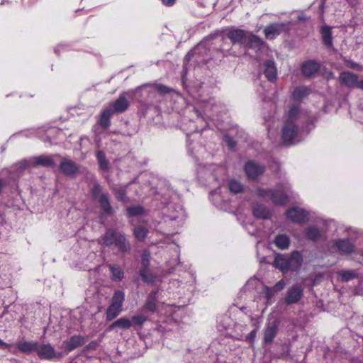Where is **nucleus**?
<instances>
[{
	"label": "nucleus",
	"instance_id": "nucleus-32",
	"mask_svg": "<svg viewBox=\"0 0 363 363\" xmlns=\"http://www.w3.org/2000/svg\"><path fill=\"white\" fill-rule=\"evenodd\" d=\"M147 86H153L155 89L161 94H167L172 91V89L164 84H144L143 86H138L135 89V91H138L142 88H145Z\"/></svg>",
	"mask_w": 363,
	"mask_h": 363
},
{
	"label": "nucleus",
	"instance_id": "nucleus-3",
	"mask_svg": "<svg viewBox=\"0 0 363 363\" xmlns=\"http://www.w3.org/2000/svg\"><path fill=\"white\" fill-rule=\"evenodd\" d=\"M298 133L297 125L291 122H285L282 128V140L286 145L294 144L296 142V135Z\"/></svg>",
	"mask_w": 363,
	"mask_h": 363
},
{
	"label": "nucleus",
	"instance_id": "nucleus-6",
	"mask_svg": "<svg viewBox=\"0 0 363 363\" xmlns=\"http://www.w3.org/2000/svg\"><path fill=\"white\" fill-rule=\"evenodd\" d=\"M225 36L233 45H243L247 38V32L239 28H230L226 30Z\"/></svg>",
	"mask_w": 363,
	"mask_h": 363
},
{
	"label": "nucleus",
	"instance_id": "nucleus-53",
	"mask_svg": "<svg viewBox=\"0 0 363 363\" xmlns=\"http://www.w3.org/2000/svg\"><path fill=\"white\" fill-rule=\"evenodd\" d=\"M226 141H227V143H228V146H229L230 148H233V147H235L236 143H235V142L233 139H231V138H226Z\"/></svg>",
	"mask_w": 363,
	"mask_h": 363
},
{
	"label": "nucleus",
	"instance_id": "nucleus-22",
	"mask_svg": "<svg viewBox=\"0 0 363 363\" xmlns=\"http://www.w3.org/2000/svg\"><path fill=\"white\" fill-rule=\"evenodd\" d=\"M97 200L101 208L105 213L108 215L112 213L113 209L110 204V196L108 193L103 194L102 196H101V197L97 199Z\"/></svg>",
	"mask_w": 363,
	"mask_h": 363
},
{
	"label": "nucleus",
	"instance_id": "nucleus-48",
	"mask_svg": "<svg viewBox=\"0 0 363 363\" xmlns=\"http://www.w3.org/2000/svg\"><path fill=\"white\" fill-rule=\"evenodd\" d=\"M343 60L349 64L348 67L350 68L354 69L359 71L362 70V67L359 64L354 62V61L352 60H348L345 57L343 58Z\"/></svg>",
	"mask_w": 363,
	"mask_h": 363
},
{
	"label": "nucleus",
	"instance_id": "nucleus-16",
	"mask_svg": "<svg viewBox=\"0 0 363 363\" xmlns=\"http://www.w3.org/2000/svg\"><path fill=\"white\" fill-rule=\"evenodd\" d=\"M264 74L269 81L273 82L277 79V71L273 60H267L264 63Z\"/></svg>",
	"mask_w": 363,
	"mask_h": 363
},
{
	"label": "nucleus",
	"instance_id": "nucleus-19",
	"mask_svg": "<svg viewBox=\"0 0 363 363\" xmlns=\"http://www.w3.org/2000/svg\"><path fill=\"white\" fill-rule=\"evenodd\" d=\"M289 269L291 271H296L301 266L303 258L300 252L294 251L288 257Z\"/></svg>",
	"mask_w": 363,
	"mask_h": 363
},
{
	"label": "nucleus",
	"instance_id": "nucleus-24",
	"mask_svg": "<svg viewBox=\"0 0 363 363\" xmlns=\"http://www.w3.org/2000/svg\"><path fill=\"white\" fill-rule=\"evenodd\" d=\"M113 114L112 108L108 107L105 108L101 113V118L99 120V124L104 129H107L110 125V118Z\"/></svg>",
	"mask_w": 363,
	"mask_h": 363
},
{
	"label": "nucleus",
	"instance_id": "nucleus-43",
	"mask_svg": "<svg viewBox=\"0 0 363 363\" xmlns=\"http://www.w3.org/2000/svg\"><path fill=\"white\" fill-rule=\"evenodd\" d=\"M127 211L130 216H137L142 215L144 209L141 206H133L127 208Z\"/></svg>",
	"mask_w": 363,
	"mask_h": 363
},
{
	"label": "nucleus",
	"instance_id": "nucleus-60",
	"mask_svg": "<svg viewBox=\"0 0 363 363\" xmlns=\"http://www.w3.org/2000/svg\"><path fill=\"white\" fill-rule=\"evenodd\" d=\"M228 55L236 56V55H235L234 53L230 52V51H228Z\"/></svg>",
	"mask_w": 363,
	"mask_h": 363
},
{
	"label": "nucleus",
	"instance_id": "nucleus-21",
	"mask_svg": "<svg viewBox=\"0 0 363 363\" xmlns=\"http://www.w3.org/2000/svg\"><path fill=\"white\" fill-rule=\"evenodd\" d=\"M252 212L256 218L262 219H267L269 218V211L263 205L258 203H254Z\"/></svg>",
	"mask_w": 363,
	"mask_h": 363
},
{
	"label": "nucleus",
	"instance_id": "nucleus-50",
	"mask_svg": "<svg viewBox=\"0 0 363 363\" xmlns=\"http://www.w3.org/2000/svg\"><path fill=\"white\" fill-rule=\"evenodd\" d=\"M285 285V281L283 279H281L274 286V287L275 288V290L279 292L284 289Z\"/></svg>",
	"mask_w": 363,
	"mask_h": 363
},
{
	"label": "nucleus",
	"instance_id": "nucleus-40",
	"mask_svg": "<svg viewBox=\"0 0 363 363\" xmlns=\"http://www.w3.org/2000/svg\"><path fill=\"white\" fill-rule=\"evenodd\" d=\"M139 273L143 281L145 283L152 284L155 280L156 277L153 274L149 273L148 269H140Z\"/></svg>",
	"mask_w": 363,
	"mask_h": 363
},
{
	"label": "nucleus",
	"instance_id": "nucleus-27",
	"mask_svg": "<svg viewBox=\"0 0 363 363\" xmlns=\"http://www.w3.org/2000/svg\"><path fill=\"white\" fill-rule=\"evenodd\" d=\"M108 268L111 272V279L114 281H121L124 277L123 270L121 268V267L110 264H108Z\"/></svg>",
	"mask_w": 363,
	"mask_h": 363
},
{
	"label": "nucleus",
	"instance_id": "nucleus-58",
	"mask_svg": "<svg viewBox=\"0 0 363 363\" xmlns=\"http://www.w3.org/2000/svg\"><path fill=\"white\" fill-rule=\"evenodd\" d=\"M157 291H154L152 292H151V294H150V296L149 297H154V298H156V294H157Z\"/></svg>",
	"mask_w": 363,
	"mask_h": 363
},
{
	"label": "nucleus",
	"instance_id": "nucleus-47",
	"mask_svg": "<svg viewBox=\"0 0 363 363\" xmlns=\"http://www.w3.org/2000/svg\"><path fill=\"white\" fill-rule=\"evenodd\" d=\"M147 320V318L143 315H135L132 317L131 323L133 326H142Z\"/></svg>",
	"mask_w": 363,
	"mask_h": 363
},
{
	"label": "nucleus",
	"instance_id": "nucleus-14",
	"mask_svg": "<svg viewBox=\"0 0 363 363\" xmlns=\"http://www.w3.org/2000/svg\"><path fill=\"white\" fill-rule=\"evenodd\" d=\"M32 167H52L55 165L53 157L52 155H40L38 157H33L30 158Z\"/></svg>",
	"mask_w": 363,
	"mask_h": 363
},
{
	"label": "nucleus",
	"instance_id": "nucleus-9",
	"mask_svg": "<svg viewBox=\"0 0 363 363\" xmlns=\"http://www.w3.org/2000/svg\"><path fill=\"white\" fill-rule=\"evenodd\" d=\"M279 323L273 320L268 323L263 330V342L265 345L272 344L278 333Z\"/></svg>",
	"mask_w": 363,
	"mask_h": 363
},
{
	"label": "nucleus",
	"instance_id": "nucleus-5",
	"mask_svg": "<svg viewBox=\"0 0 363 363\" xmlns=\"http://www.w3.org/2000/svg\"><path fill=\"white\" fill-rule=\"evenodd\" d=\"M303 296V288L300 284H294L289 288L286 296L285 297V303L286 305H292L297 303Z\"/></svg>",
	"mask_w": 363,
	"mask_h": 363
},
{
	"label": "nucleus",
	"instance_id": "nucleus-10",
	"mask_svg": "<svg viewBox=\"0 0 363 363\" xmlns=\"http://www.w3.org/2000/svg\"><path fill=\"white\" fill-rule=\"evenodd\" d=\"M289 25V23H277L267 26L264 29L265 37L268 39L275 38L280 35L283 30L288 29Z\"/></svg>",
	"mask_w": 363,
	"mask_h": 363
},
{
	"label": "nucleus",
	"instance_id": "nucleus-15",
	"mask_svg": "<svg viewBox=\"0 0 363 363\" xmlns=\"http://www.w3.org/2000/svg\"><path fill=\"white\" fill-rule=\"evenodd\" d=\"M16 347L19 351L23 353L37 352L38 342L35 341H20L16 343Z\"/></svg>",
	"mask_w": 363,
	"mask_h": 363
},
{
	"label": "nucleus",
	"instance_id": "nucleus-44",
	"mask_svg": "<svg viewBox=\"0 0 363 363\" xmlns=\"http://www.w3.org/2000/svg\"><path fill=\"white\" fill-rule=\"evenodd\" d=\"M145 308L151 312H155L157 308L156 298L149 297L145 304Z\"/></svg>",
	"mask_w": 363,
	"mask_h": 363
},
{
	"label": "nucleus",
	"instance_id": "nucleus-51",
	"mask_svg": "<svg viewBox=\"0 0 363 363\" xmlns=\"http://www.w3.org/2000/svg\"><path fill=\"white\" fill-rule=\"evenodd\" d=\"M200 45L197 46L196 48H194V50H191L190 52H189L187 53V55H186V58H187L188 60H189L191 57H193L194 55V54H196L197 52V50H199L200 48Z\"/></svg>",
	"mask_w": 363,
	"mask_h": 363
},
{
	"label": "nucleus",
	"instance_id": "nucleus-56",
	"mask_svg": "<svg viewBox=\"0 0 363 363\" xmlns=\"http://www.w3.org/2000/svg\"><path fill=\"white\" fill-rule=\"evenodd\" d=\"M8 347V344L4 342L3 340H1L0 339V347L1 348H4V347Z\"/></svg>",
	"mask_w": 363,
	"mask_h": 363
},
{
	"label": "nucleus",
	"instance_id": "nucleus-37",
	"mask_svg": "<svg viewBox=\"0 0 363 363\" xmlns=\"http://www.w3.org/2000/svg\"><path fill=\"white\" fill-rule=\"evenodd\" d=\"M125 298V294L121 291H115L113 297H112V302L111 305L118 306L119 308H122L123 303L124 301Z\"/></svg>",
	"mask_w": 363,
	"mask_h": 363
},
{
	"label": "nucleus",
	"instance_id": "nucleus-7",
	"mask_svg": "<svg viewBox=\"0 0 363 363\" xmlns=\"http://www.w3.org/2000/svg\"><path fill=\"white\" fill-rule=\"evenodd\" d=\"M135 91H136L131 90L121 94L119 98L111 104V108H112L113 113H123L128 108L130 103L125 96H131L134 94Z\"/></svg>",
	"mask_w": 363,
	"mask_h": 363
},
{
	"label": "nucleus",
	"instance_id": "nucleus-29",
	"mask_svg": "<svg viewBox=\"0 0 363 363\" xmlns=\"http://www.w3.org/2000/svg\"><path fill=\"white\" fill-rule=\"evenodd\" d=\"M310 93V90L306 86L296 87L292 93V98L294 100L300 101L306 97Z\"/></svg>",
	"mask_w": 363,
	"mask_h": 363
},
{
	"label": "nucleus",
	"instance_id": "nucleus-54",
	"mask_svg": "<svg viewBox=\"0 0 363 363\" xmlns=\"http://www.w3.org/2000/svg\"><path fill=\"white\" fill-rule=\"evenodd\" d=\"M96 343L94 341L91 342L88 345H86L87 350H94L96 347Z\"/></svg>",
	"mask_w": 363,
	"mask_h": 363
},
{
	"label": "nucleus",
	"instance_id": "nucleus-35",
	"mask_svg": "<svg viewBox=\"0 0 363 363\" xmlns=\"http://www.w3.org/2000/svg\"><path fill=\"white\" fill-rule=\"evenodd\" d=\"M121 311H122L121 308H119L118 306H113L111 304L108 307L106 312V320H108V321L112 320L113 319H114L119 315V313H121Z\"/></svg>",
	"mask_w": 363,
	"mask_h": 363
},
{
	"label": "nucleus",
	"instance_id": "nucleus-31",
	"mask_svg": "<svg viewBox=\"0 0 363 363\" xmlns=\"http://www.w3.org/2000/svg\"><path fill=\"white\" fill-rule=\"evenodd\" d=\"M321 34L324 45L329 48L332 47L333 38L330 28L328 26L323 27L321 29Z\"/></svg>",
	"mask_w": 363,
	"mask_h": 363
},
{
	"label": "nucleus",
	"instance_id": "nucleus-17",
	"mask_svg": "<svg viewBox=\"0 0 363 363\" xmlns=\"http://www.w3.org/2000/svg\"><path fill=\"white\" fill-rule=\"evenodd\" d=\"M335 245L340 252L345 254H350L354 249L353 244L348 239L336 240Z\"/></svg>",
	"mask_w": 363,
	"mask_h": 363
},
{
	"label": "nucleus",
	"instance_id": "nucleus-45",
	"mask_svg": "<svg viewBox=\"0 0 363 363\" xmlns=\"http://www.w3.org/2000/svg\"><path fill=\"white\" fill-rule=\"evenodd\" d=\"M150 261V253L145 250L142 255L141 264L142 267L140 269H148Z\"/></svg>",
	"mask_w": 363,
	"mask_h": 363
},
{
	"label": "nucleus",
	"instance_id": "nucleus-41",
	"mask_svg": "<svg viewBox=\"0 0 363 363\" xmlns=\"http://www.w3.org/2000/svg\"><path fill=\"white\" fill-rule=\"evenodd\" d=\"M114 193L116 199L118 201H122L123 203H126L128 201V199L126 196L125 188L121 186L116 188L114 191Z\"/></svg>",
	"mask_w": 363,
	"mask_h": 363
},
{
	"label": "nucleus",
	"instance_id": "nucleus-52",
	"mask_svg": "<svg viewBox=\"0 0 363 363\" xmlns=\"http://www.w3.org/2000/svg\"><path fill=\"white\" fill-rule=\"evenodd\" d=\"M255 337H256V330H252L247 335V339L249 340L250 341L252 342V341H254Z\"/></svg>",
	"mask_w": 363,
	"mask_h": 363
},
{
	"label": "nucleus",
	"instance_id": "nucleus-59",
	"mask_svg": "<svg viewBox=\"0 0 363 363\" xmlns=\"http://www.w3.org/2000/svg\"><path fill=\"white\" fill-rule=\"evenodd\" d=\"M271 289L272 291H273V293L274 294V295L278 293L279 291L275 290V288L273 286V287H271Z\"/></svg>",
	"mask_w": 363,
	"mask_h": 363
},
{
	"label": "nucleus",
	"instance_id": "nucleus-38",
	"mask_svg": "<svg viewBox=\"0 0 363 363\" xmlns=\"http://www.w3.org/2000/svg\"><path fill=\"white\" fill-rule=\"evenodd\" d=\"M338 276L342 281H349L357 277V273L353 270H342L339 272Z\"/></svg>",
	"mask_w": 363,
	"mask_h": 363
},
{
	"label": "nucleus",
	"instance_id": "nucleus-34",
	"mask_svg": "<svg viewBox=\"0 0 363 363\" xmlns=\"http://www.w3.org/2000/svg\"><path fill=\"white\" fill-rule=\"evenodd\" d=\"M148 230L143 226L135 227L133 230V235L135 239L139 242H143L147 237Z\"/></svg>",
	"mask_w": 363,
	"mask_h": 363
},
{
	"label": "nucleus",
	"instance_id": "nucleus-23",
	"mask_svg": "<svg viewBox=\"0 0 363 363\" xmlns=\"http://www.w3.org/2000/svg\"><path fill=\"white\" fill-rule=\"evenodd\" d=\"M274 265L276 268L280 269L283 272L290 270L288 257L284 255H277L274 259Z\"/></svg>",
	"mask_w": 363,
	"mask_h": 363
},
{
	"label": "nucleus",
	"instance_id": "nucleus-8",
	"mask_svg": "<svg viewBox=\"0 0 363 363\" xmlns=\"http://www.w3.org/2000/svg\"><path fill=\"white\" fill-rule=\"evenodd\" d=\"M59 168L67 177H74L79 171V165L69 158H62Z\"/></svg>",
	"mask_w": 363,
	"mask_h": 363
},
{
	"label": "nucleus",
	"instance_id": "nucleus-39",
	"mask_svg": "<svg viewBox=\"0 0 363 363\" xmlns=\"http://www.w3.org/2000/svg\"><path fill=\"white\" fill-rule=\"evenodd\" d=\"M228 188L230 192L235 194L240 193L243 191L242 184L235 179H232L229 182Z\"/></svg>",
	"mask_w": 363,
	"mask_h": 363
},
{
	"label": "nucleus",
	"instance_id": "nucleus-1",
	"mask_svg": "<svg viewBox=\"0 0 363 363\" xmlns=\"http://www.w3.org/2000/svg\"><path fill=\"white\" fill-rule=\"evenodd\" d=\"M99 243L108 247H115L122 254H128L132 250V245L125 235L113 228L106 230L99 239Z\"/></svg>",
	"mask_w": 363,
	"mask_h": 363
},
{
	"label": "nucleus",
	"instance_id": "nucleus-42",
	"mask_svg": "<svg viewBox=\"0 0 363 363\" xmlns=\"http://www.w3.org/2000/svg\"><path fill=\"white\" fill-rule=\"evenodd\" d=\"M32 166V164L30 162V158L29 160H23L22 161H20L19 162L16 163L15 165L16 171L21 174L22 173L25 169H26L28 167Z\"/></svg>",
	"mask_w": 363,
	"mask_h": 363
},
{
	"label": "nucleus",
	"instance_id": "nucleus-25",
	"mask_svg": "<svg viewBox=\"0 0 363 363\" xmlns=\"http://www.w3.org/2000/svg\"><path fill=\"white\" fill-rule=\"evenodd\" d=\"M132 326L130 320L125 318H121L112 323L108 328V330H113L115 328H120L123 330L129 329Z\"/></svg>",
	"mask_w": 363,
	"mask_h": 363
},
{
	"label": "nucleus",
	"instance_id": "nucleus-30",
	"mask_svg": "<svg viewBox=\"0 0 363 363\" xmlns=\"http://www.w3.org/2000/svg\"><path fill=\"white\" fill-rule=\"evenodd\" d=\"M306 237L308 240L316 241L319 240L322 235L320 230L315 226H310L305 230Z\"/></svg>",
	"mask_w": 363,
	"mask_h": 363
},
{
	"label": "nucleus",
	"instance_id": "nucleus-13",
	"mask_svg": "<svg viewBox=\"0 0 363 363\" xmlns=\"http://www.w3.org/2000/svg\"><path fill=\"white\" fill-rule=\"evenodd\" d=\"M265 170V167L263 165H260L252 161L247 162L245 165V171L247 177L250 179H255Z\"/></svg>",
	"mask_w": 363,
	"mask_h": 363
},
{
	"label": "nucleus",
	"instance_id": "nucleus-26",
	"mask_svg": "<svg viewBox=\"0 0 363 363\" xmlns=\"http://www.w3.org/2000/svg\"><path fill=\"white\" fill-rule=\"evenodd\" d=\"M247 40L248 47L255 50L256 51L260 50L264 45V43L260 38L252 34L247 36Z\"/></svg>",
	"mask_w": 363,
	"mask_h": 363
},
{
	"label": "nucleus",
	"instance_id": "nucleus-18",
	"mask_svg": "<svg viewBox=\"0 0 363 363\" xmlns=\"http://www.w3.org/2000/svg\"><path fill=\"white\" fill-rule=\"evenodd\" d=\"M319 65L315 61L310 60L302 65L301 71L304 76L311 77L318 72Z\"/></svg>",
	"mask_w": 363,
	"mask_h": 363
},
{
	"label": "nucleus",
	"instance_id": "nucleus-36",
	"mask_svg": "<svg viewBox=\"0 0 363 363\" xmlns=\"http://www.w3.org/2000/svg\"><path fill=\"white\" fill-rule=\"evenodd\" d=\"M300 112V108L298 105H292L288 112L287 119L286 122H291L294 123V121L298 118Z\"/></svg>",
	"mask_w": 363,
	"mask_h": 363
},
{
	"label": "nucleus",
	"instance_id": "nucleus-57",
	"mask_svg": "<svg viewBox=\"0 0 363 363\" xmlns=\"http://www.w3.org/2000/svg\"><path fill=\"white\" fill-rule=\"evenodd\" d=\"M357 87L363 90V79L358 82Z\"/></svg>",
	"mask_w": 363,
	"mask_h": 363
},
{
	"label": "nucleus",
	"instance_id": "nucleus-28",
	"mask_svg": "<svg viewBox=\"0 0 363 363\" xmlns=\"http://www.w3.org/2000/svg\"><path fill=\"white\" fill-rule=\"evenodd\" d=\"M274 242L279 249L286 250L289 247L290 239L288 235L280 234L275 237Z\"/></svg>",
	"mask_w": 363,
	"mask_h": 363
},
{
	"label": "nucleus",
	"instance_id": "nucleus-11",
	"mask_svg": "<svg viewBox=\"0 0 363 363\" xmlns=\"http://www.w3.org/2000/svg\"><path fill=\"white\" fill-rule=\"evenodd\" d=\"M287 218L294 223H302L307 220L308 213L303 208L294 207L286 211Z\"/></svg>",
	"mask_w": 363,
	"mask_h": 363
},
{
	"label": "nucleus",
	"instance_id": "nucleus-2",
	"mask_svg": "<svg viewBox=\"0 0 363 363\" xmlns=\"http://www.w3.org/2000/svg\"><path fill=\"white\" fill-rule=\"evenodd\" d=\"M257 194L263 199H269L275 205H285L288 202L287 195L280 191L259 188Z\"/></svg>",
	"mask_w": 363,
	"mask_h": 363
},
{
	"label": "nucleus",
	"instance_id": "nucleus-20",
	"mask_svg": "<svg viewBox=\"0 0 363 363\" xmlns=\"http://www.w3.org/2000/svg\"><path fill=\"white\" fill-rule=\"evenodd\" d=\"M84 343V338L81 335H74L69 340L64 342L68 351H72Z\"/></svg>",
	"mask_w": 363,
	"mask_h": 363
},
{
	"label": "nucleus",
	"instance_id": "nucleus-4",
	"mask_svg": "<svg viewBox=\"0 0 363 363\" xmlns=\"http://www.w3.org/2000/svg\"><path fill=\"white\" fill-rule=\"evenodd\" d=\"M37 354L40 359L46 360L60 359L62 357V353L57 352L50 343L38 345Z\"/></svg>",
	"mask_w": 363,
	"mask_h": 363
},
{
	"label": "nucleus",
	"instance_id": "nucleus-46",
	"mask_svg": "<svg viewBox=\"0 0 363 363\" xmlns=\"http://www.w3.org/2000/svg\"><path fill=\"white\" fill-rule=\"evenodd\" d=\"M91 194L93 197L95 199H97L99 197H101V196L105 194L106 193L102 192V188L99 184L95 183L94 184L93 187L91 189Z\"/></svg>",
	"mask_w": 363,
	"mask_h": 363
},
{
	"label": "nucleus",
	"instance_id": "nucleus-55",
	"mask_svg": "<svg viewBox=\"0 0 363 363\" xmlns=\"http://www.w3.org/2000/svg\"><path fill=\"white\" fill-rule=\"evenodd\" d=\"M162 2L164 5L169 6L174 4L175 0H162Z\"/></svg>",
	"mask_w": 363,
	"mask_h": 363
},
{
	"label": "nucleus",
	"instance_id": "nucleus-12",
	"mask_svg": "<svg viewBox=\"0 0 363 363\" xmlns=\"http://www.w3.org/2000/svg\"><path fill=\"white\" fill-rule=\"evenodd\" d=\"M339 80L342 85L348 88L357 87L359 82L357 75L349 71L341 72L339 77Z\"/></svg>",
	"mask_w": 363,
	"mask_h": 363
},
{
	"label": "nucleus",
	"instance_id": "nucleus-49",
	"mask_svg": "<svg viewBox=\"0 0 363 363\" xmlns=\"http://www.w3.org/2000/svg\"><path fill=\"white\" fill-rule=\"evenodd\" d=\"M264 291L267 301L271 300L275 296L269 286H265L264 287Z\"/></svg>",
	"mask_w": 363,
	"mask_h": 363
},
{
	"label": "nucleus",
	"instance_id": "nucleus-33",
	"mask_svg": "<svg viewBox=\"0 0 363 363\" xmlns=\"http://www.w3.org/2000/svg\"><path fill=\"white\" fill-rule=\"evenodd\" d=\"M96 158L98 160L99 168L101 169L107 170L109 168V162L107 160L106 155L103 151H97Z\"/></svg>",
	"mask_w": 363,
	"mask_h": 363
}]
</instances>
